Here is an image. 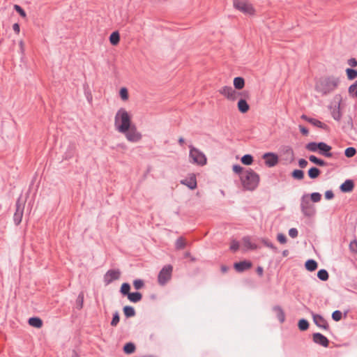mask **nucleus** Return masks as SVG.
I'll use <instances>...</instances> for the list:
<instances>
[{
	"label": "nucleus",
	"mask_w": 357,
	"mask_h": 357,
	"mask_svg": "<svg viewBox=\"0 0 357 357\" xmlns=\"http://www.w3.org/2000/svg\"><path fill=\"white\" fill-rule=\"evenodd\" d=\"M298 231L297 229H296V228H291L289 230V235L292 238H296L298 236Z\"/></svg>",
	"instance_id": "nucleus-52"
},
{
	"label": "nucleus",
	"mask_w": 357,
	"mask_h": 357,
	"mask_svg": "<svg viewBox=\"0 0 357 357\" xmlns=\"http://www.w3.org/2000/svg\"><path fill=\"white\" fill-rule=\"evenodd\" d=\"M73 153H74V147H73V146H70V147H69V153H68V152H66V153H65V155H66L65 158H66V159H67V158H71V157L73 156Z\"/></svg>",
	"instance_id": "nucleus-56"
},
{
	"label": "nucleus",
	"mask_w": 357,
	"mask_h": 357,
	"mask_svg": "<svg viewBox=\"0 0 357 357\" xmlns=\"http://www.w3.org/2000/svg\"><path fill=\"white\" fill-rule=\"evenodd\" d=\"M237 107H238V109L241 113H246L249 110V108H250V106L248 104V102H246L245 98H241L238 100Z\"/></svg>",
	"instance_id": "nucleus-21"
},
{
	"label": "nucleus",
	"mask_w": 357,
	"mask_h": 357,
	"mask_svg": "<svg viewBox=\"0 0 357 357\" xmlns=\"http://www.w3.org/2000/svg\"><path fill=\"white\" fill-rule=\"evenodd\" d=\"M299 130H300L301 132L304 135H307L309 133L308 130L302 126H299Z\"/></svg>",
	"instance_id": "nucleus-59"
},
{
	"label": "nucleus",
	"mask_w": 357,
	"mask_h": 357,
	"mask_svg": "<svg viewBox=\"0 0 357 357\" xmlns=\"http://www.w3.org/2000/svg\"><path fill=\"white\" fill-rule=\"evenodd\" d=\"M261 241L264 243V245H266V247L270 248L275 251L277 250V248L274 246V245L268 239L264 238L261 240Z\"/></svg>",
	"instance_id": "nucleus-49"
},
{
	"label": "nucleus",
	"mask_w": 357,
	"mask_h": 357,
	"mask_svg": "<svg viewBox=\"0 0 357 357\" xmlns=\"http://www.w3.org/2000/svg\"><path fill=\"white\" fill-rule=\"evenodd\" d=\"M189 157L191 162L199 165H204L206 163L205 155L199 149L192 146H190Z\"/></svg>",
	"instance_id": "nucleus-7"
},
{
	"label": "nucleus",
	"mask_w": 357,
	"mask_h": 357,
	"mask_svg": "<svg viewBox=\"0 0 357 357\" xmlns=\"http://www.w3.org/2000/svg\"><path fill=\"white\" fill-rule=\"evenodd\" d=\"M349 94L352 97L357 98V87H356V89H354V91L352 93H349Z\"/></svg>",
	"instance_id": "nucleus-64"
},
{
	"label": "nucleus",
	"mask_w": 357,
	"mask_h": 357,
	"mask_svg": "<svg viewBox=\"0 0 357 357\" xmlns=\"http://www.w3.org/2000/svg\"><path fill=\"white\" fill-rule=\"evenodd\" d=\"M128 298L132 303H137L142 298V295L140 292H132L128 296Z\"/></svg>",
	"instance_id": "nucleus-25"
},
{
	"label": "nucleus",
	"mask_w": 357,
	"mask_h": 357,
	"mask_svg": "<svg viewBox=\"0 0 357 357\" xmlns=\"http://www.w3.org/2000/svg\"><path fill=\"white\" fill-rule=\"evenodd\" d=\"M331 113V116L334 120L339 121L342 118V113L340 112V102H338L337 105L334 106H331L329 107Z\"/></svg>",
	"instance_id": "nucleus-17"
},
{
	"label": "nucleus",
	"mask_w": 357,
	"mask_h": 357,
	"mask_svg": "<svg viewBox=\"0 0 357 357\" xmlns=\"http://www.w3.org/2000/svg\"><path fill=\"white\" fill-rule=\"evenodd\" d=\"M234 89H238V90H241L242 89L244 86H245V80L243 77H236L234 79Z\"/></svg>",
	"instance_id": "nucleus-24"
},
{
	"label": "nucleus",
	"mask_w": 357,
	"mask_h": 357,
	"mask_svg": "<svg viewBox=\"0 0 357 357\" xmlns=\"http://www.w3.org/2000/svg\"><path fill=\"white\" fill-rule=\"evenodd\" d=\"M339 84V79L334 77H328L321 79L316 84V90L321 93L323 96L331 93L337 87Z\"/></svg>",
	"instance_id": "nucleus-3"
},
{
	"label": "nucleus",
	"mask_w": 357,
	"mask_h": 357,
	"mask_svg": "<svg viewBox=\"0 0 357 357\" xmlns=\"http://www.w3.org/2000/svg\"><path fill=\"white\" fill-rule=\"evenodd\" d=\"M310 313L312 317L313 322L317 327L325 331L329 330V325L326 319H325L321 315L315 314L312 311H310Z\"/></svg>",
	"instance_id": "nucleus-10"
},
{
	"label": "nucleus",
	"mask_w": 357,
	"mask_h": 357,
	"mask_svg": "<svg viewBox=\"0 0 357 357\" xmlns=\"http://www.w3.org/2000/svg\"><path fill=\"white\" fill-rule=\"evenodd\" d=\"M229 248L232 252L237 251L239 248V243L236 241H233Z\"/></svg>",
	"instance_id": "nucleus-50"
},
{
	"label": "nucleus",
	"mask_w": 357,
	"mask_h": 357,
	"mask_svg": "<svg viewBox=\"0 0 357 357\" xmlns=\"http://www.w3.org/2000/svg\"><path fill=\"white\" fill-rule=\"evenodd\" d=\"M309 160L310 162L319 165V166H325L326 165V162L320 158H318L317 157H316L315 155H310L309 157Z\"/></svg>",
	"instance_id": "nucleus-33"
},
{
	"label": "nucleus",
	"mask_w": 357,
	"mask_h": 357,
	"mask_svg": "<svg viewBox=\"0 0 357 357\" xmlns=\"http://www.w3.org/2000/svg\"><path fill=\"white\" fill-rule=\"evenodd\" d=\"M13 29L16 33H19L20 29V25L17 23H15L13 25Z\"/></svg>",
	"instance_id": "nucleus-61"
},
{
	"label": "nucleus",
	"mask_w": 357,
	"mask_h": 357,
	"mask_svg": "<svg viewBox=\"0 0 357 357\" xmlns=\"http://www.w3.org/2000/svg\"><path fill=\"white\" fill-rule=\"evenodd\" d=\"M219 93L229 100H237L239 96L247 98L249 96L248 91L238 92L230 86H225L219 90Z\"/></svg>",
	"instance_id": "nucleus-5"
},
{
	"label": "nucleus",
	"mask_w": 357,
	"mask_h": 357,
	"mask_svg": "<svg viewBox=\"0 0 357 357\" xmlns=\"http://www.w3.org/2000/svg\"><path fill=\"white\" fill-rule=\"evenodd\" d=\"M130 285L127 282H124L122 284V285L121 287L120 292L123 295L128 296V294H130Z\"/></svg>",
	"instance_id": "nucleus-37"
},
{
	"label": "nucleus",
	"mask_w": 357,
	"mask_h": 357,
	"mask_svg": "<svg viewBox=\"0 0 357 357\" xmlns=\"http://www.w3.org/2000/svg\"><path fill=\"white\" fill-rule=\"evenodd\" d=\"M131 126V117L128 112L124 108L119 109L114 117L116 130L120 133L125 132Z\"/></svg>",
	"instance_id": "nucleus-1"
},
{
	"label": "nucleus",
	"mask_w": 357,
	"mask_h": 357,
	"mask_svg": "<svg viewBox=\"0 0 357 357\" xmlns=\"http://www.w3.org/2000/svg\"><path fill=\"white\" fill-rule=\"evenodd\" d=\"M173 266L170 264L165 265L160 271L158 275V282L160 285H165L172 278Z\"/></svg>",
	"instance_id": "nucleus-6"
},
{
	"label": "nucleus",
	"mask_w": 357,
	"mask_h": 357,
	"mask_svg": "<svg viewBox=\"0 0 357 357\" xmlns=\"http://www.w3.org/2000/svg\"><path fill=\"white\" fill-rule=\"evenodd\" d=\"M310 199L312 202H319L321 199V195L319 192H312L310 195Z\"/></svg>",
	"instance_id": "nucleus-44"
},
{
	"label": "nucleus",
	"mask_w": 357,
	"mask_h": 357,
	"mask_svg": "<svg viewBox=\"0 0 357 357\" xmlns=\"http://www.w3.org/2000/svg\"><path fill=\"white\" fill-rule=\"evenodd\" d=\"M120 36L118 31H114L109 36V41L112 45H116L119 43Z\"/></svg>",
	"instance_id": "nucleus-29"
},
{
	"label": "nucleus",
	"mask_w": 357,
	"mask_h": 357,
	"mask_svg": "<svg viewBox=\"0 0 357 357\" xmlns=\"http://www.w3.org/2000/svg\"><path fill=\"white\" fill-rule=\"evenodd\" d=\"M349 248L351 252L357 253V241H353L349 244Z\"/></svg>",
	"instance_id": "nucleus-53"
},
{
	"label": "nucleus",
	"mask_w": 357,
	"mask_h": 357,
	"mask_svg": "<svg viewBox=\"0 0 357 357\" xmlns=\"http://www.w3.org/2000/svg\"><path fill=\"white\" fill-rule=\"evenodd\" d=\"M252 264L250 261L244 260L242 261L236 262L234 264V267L238 273H242L250 268Z\"/></svg>",
	"instance_id": "nucleus-15"
},
{
	"label": "nucleus",
	"mask_w": 357,
	"mask_h": 357,
	"mask_svg": "<svg viewBox=\"0 0 357 357\" xmlns=\"http://www.w3.org/2000/svg\"><path fill=\"white\" fill-rule=\"evenodd\" d=\"M123 310L126 317H132L135 315V310L132 306L126 305L123 307Z\"/></svg>",
	"instance_id": "nucleus-27"
},
{
	"label": "nucleus",
	"mask_w": 357,
	"mask_h": 357,
	"mask_svg": "<svg viewBox=\"0 0 357 357\" xmlns=\"http://www.w3.org/2000/svg\"><path fill=\"white\" fill-rule=\"evenodd\" d=\"M133 285H134V287L136 289H142L144 286V282L141 279H137V280H135L134 282H133Z\"/></svg>",
	"instance_id": "nucleus-45"
},
{
	"label": "nucleus",
	"mask_w": 357,
	"mask_h": 357,
	"mask_svg": "<svg viewBox=\"0 0 357 357\" xmlns=\"http://www.w3.org/2000/svg\"><path fill=\"white\" fill-rule=\"evenodd\" d=\"M301 119L307 121L308 123H310V120L311 119V117H308L307 115L303 114L301 116Z\"/></svg>",
	"instance_id": "nucleus-63"
},
{
	"label": "nucleus",
	"mask_w": 357,
	"mask_h": 357,
	"mask_svg": "<svg viewBox=\"0 0 357 357\" xmlns=\"http://www.w3.org/2000/svg\"><path fill=\"white\" fill-rule=\"evenodd\" d=\"M356 153V149L354 147H348L344 151V155L347 158H352Z\"/></svg>",
	"instance_id": "nucleus-40"
},
{
	"label": "nucleus",
	"mask_w": 357,
	"mask_h": 357,
	"mask_svg": "<svg viewBox=\"0 0 357 357\" xmlns=\"http://www.w3.org/2000/svg\"><path fill=\"white\" fill-rule=\"evenodd\" d=\"M291 176L295 179L302 180L304 177V172L301 169H295L292 172Z\"/></svg>",
	"instance_id": "nucleus-35"
},
{
	"label": "nucleus",
	"mask_w": 357,
	"mask_h": 357,
	"mask_svg": "<svg viewBox=\"0 0 357 357\" xmlns=\"http://www.w3.org/2000/svg\"><path fill=\"white\" fill-rule=\"evenodd\" d=\"M121 272L118 269H109L104 275V282L106 284L112 283L113 281L120 278Z\"/></svg>",
	"instance_id": "nucleus-11"
},
{
	"label": "nucleus",
	"mask_w": 357,
	"mask_h": 357,
	"mask_svg": "<svg viewBox=\"0 0 357 357\" xmlns=\"http://www.w3.org/2000/svg\"><path fill=\"white\" fill-rule=\"evenodd\" d=\"M317 277L321 281H326L328 279V273L325 269H320L317 273Z\"/></svg>",
	"instance_id": "nucleus-34"
},
{
	"label": "nucleus",
	"mask_w": 357,
	"mask_h": 357,
	"mask_svg": "<svg viewBox=\"0 0 357 357\" xmlns=\"http://www.w3.org/2000/svg\"><path fill=\"white\" fill-rule=\"evenodd\" d=\"M283 155L285 164L291 163L294 160V153L291 147L287 146L283 151Z\"/></svg>",
	"instance_id": "nucleus-18"
},
{
	"label": "nucleus",
	"mask_w": 357,
	"mask_h": 357,
	"mask_svg": "<svg viewBox=\"0 0 357 357\" xmlns=\"http://www.w3.org/2000/svg\"><path fill=\"white\" fill-rule=\"evenodd\" d=\"M313 341L316 344L324 347H328L329 341L328 338L320 333H315L313 334Z\"/></svg>",
	"instance_id": "nucleus-14"
},
{
	"label": "nucleus",
	"mask_w": 357,
	"mask_h": 357,
	"mask_svg": "<svg viewBox=\"0 0 357 357\" xmlns=\"http://www.w3.org/2000/svg\"><path fill=\"white\" fill-rule=\"evenodd\" d=\"M121 133L124 134L128 142L132 143L139 142L142 137V134L137 130V127L135 125L131 126L126 132Z\"/></svg>",
	"instance_id": "nucleus-9"
},
{
	"label": "nucleus",
	"mask_w": 357,
	"mask_h": 357,
	"mask_svg": "<svg viewBox=\"0 0 357 357\" xmlns=\"http://www.w3.org/2000/svg\"><path fill=\"white\" fill-rule=\"evenodd\" d=\"M175 246L177 250H181L185 248V243L182 237L176 239Z\"/></svg>",
	"instance_id": "nucleus-42"
},
{
	"label": "nucleus",
	"mask_w": 357,
	"mask_h": 357,
	"mask_svg": "<svg viewBox=\"0 0 357 357\" xmlns=\"http://www.w3.org/2000/svg\"><path fill=\"white\" fill-rule=\"evenodd\" d=\"M244 190L253 191L259 183V176L252 169L243 172L240 176Z\"/></svg>",
	"instance_id": "nucleus-2"
},
{
	"label": "nucleus",
	"mask_w": 357,
	"mask_h": 357,
	"mask_svg": "<svg viewBox=\"0 0 357 357\" xmlns=\"http://www.w3.org/2000/svg\"><path fill=\"white\" fill-rule=\"evenodd\" d=\"M15 206L16 210L13 215V220L15 224L16 225H18L22 222L24 212V206L20 203L19 201L16 202Z\"/></svg>",
	"instance_id": "nucleus-13"
},
{
	"label": "nucleus",
	"mask_w": 357,
	"mask_h": 357,
	"mask_svg": "<svg viewBox=\"0 0 357 357\" xmlns=\"http://www.w3.org/2000/svg\"><path fill=\"white\" fill-rule=\"evenodd\" d=\"M243 168L238 165H234L233 166V171L236 174H242L243 172H242Z\"/></svg>",
	"instance_id": "nucleus-54"
},
{
	"label": "nucleus",
	"mask_w": 357,
	"mask_h": 357,
	"mask_svg": "<svg viewBox=\"0 0 357 357\" xmlns=\"http://www.w3.org/2000/svg\"><path fill=\"white\" fill-rule=\"evenodd\" d=\"M14 9L16 10V12H17L21 17H26V14L25 13V11L22 9V8L21 6H20L19 5H14Z\"/></svg>",
	"instance_id": "nucleus-47"
},
{
	"label": "nucleus",
	"mask_w": 357,
	"mask_h": 357,
	"mask_svg": "<svg viewBox=\"0 0 357 357\" xmlns=\"http://www.w3.org/2000/svg\"><path fill=\"white\" fill-rule=\"evenodd\" d=\"M181 183L188 186L190 190H194L197 188V180L195 175L181 180Z\"/></svg>",
	"instance_id": "nucleus-19"
},
{
	"label": "nucleus",
	"mask_w": 357,
	"mask_h": 357,
	"mask_svg": "<svg viewBox=\"0 0 357 357\" xmlns=\"http://www.w3.org/2000/svg\"><path fill=\"white\" fill-rule=\"evenodd\" d=\"M346 73L349 79L351 80L357 77V70L352 68H347Z\"/></svg>",
	"instance_id": "nucleus-39"
},
{
	"label": "nucleus",
	"mask_w": 357,
	"mask_h": 357,
	"mask_svg": "<svg viewBox=\"0 0 357 357\" xmlns=\"http://www.w3.org/2000/svg\"><path fill=\"white\" fill-rule=\"evenodd\" d=\"M331 149L332 147L326 143L319 142V152L321 155L327 158H331L333 156V153L331 152Z\"/></svg>",
	"instance_id": "nucleus-16"
},
{
	"label": "nucleus",
	"mask_w": 357,
	"mask_h": 357,
	"mask_svg": "<svg viewBox=\"0 0 357 357\" xmlns=\"http://www.w3.org/2000/svg\"><path fill=\"white\" fill-rule=\"evenodd\" d=\"M301 210L305 217H312L316 213L314 205L311 203L307 195H303L301 198Z\"/></svg>",
	"instance_id": "nucleus-4"
},
{
	"label": "nucleus",
	"mask_w": 357,
	"mask_h": 357,
	"mask_svg": "<svg viewBox=\"0 0 357 357\" xmlns=\"http://www.w3.org/2000/svg\"><path fill=\"white\" fill-rule=\"evenodd\" d=\"M263 158L265 160L266 165L268 167H274L278 162V157L274 153H266L264 154Z\"/></svg>",
	"instance_id": "nucleus-12"
},
{
	"label": "nucleus",
	"mask_w": 357,
	"mask_h": 357,
	"mask_svg": "<svg viewBox=\"0 0 357 357\" xmlns=\"http://www.w3.org/2000/svg\"><path fill=\"white\" fill-rule=\"evenodd\" d=\"M325 197L326 199H331L334 197V194L332 190H327L325 192Z\"/></svg>",
	"instance_id": "nucleus-57"
},
{
	"label": "nucleus",
	"mask_w": 357,
	"mask_h": 357,
	"mask_svg": "<svg viewBox=\"0 0 357 357\" xmlns=\"http://www.w3.org/2000/svg\"><path fill=\"white\" fill-rule=\"evenodd\" d=\"M277 239L282 244H284V243H285L287 242V237H286V236L284 234H282V233H280V234H278Z\"/></svg>",
	"instance_id": "nucleus-51"
},
{
	"label": "nucleus",
	"mask_w": 357,
	"mask_h": 357,
	"mask_svg": "<svg viewBox=\"0 0 357 357\" xmlns=\"http://www.w3.org/2000/svg\"><path fill=\"white\" fill-rule=\"evenodd\" d=\"M28 323L30 326L37 328H40L43 326V321L40 318L37 317H33L29 319Z\"/></svg>",
	"instance_id": "nucleus-22"
},
{
	"label": "nucleus",
	"mask_w": 357,
	"mask_h": 357,
	"mask_svg": "<svg viewBox=\"0 0 357 357\" xmlns=\"http://www.w3.org/2000/svg\"><path fill=\"white\" fill-rule=\"evenodd\" d=\"M273 310L276 312L277 317L280 323H283L285 320V314L280 306L273 307Z\"/></svg>",
	"instance_id": "nucleus-23"
},
{
	"label": "nucleus",
	"mask_w": 357,
	"mask_h": 357,
	"mask_svg": "<svg viewBox=\"0 0 357 357\" xmlns=\"http://www.w3.org/2000/svg\"><path fill=\"white\" fill-rule=\"evenodd\" d=\"M310 123H311L312 125H313L315 127L322 128L324 130H326L328 128L326 124H325V123H322L321 121H320L319 120L314 119V118H311V119L310 120Z\"/></svg>",
	"instance_id": "nucleus-30"
},
{
	"label": "nucleus",
	"mask_w": 357,
	"mask_h": 357,
	"mask_svg": "<svg viewBox=\"0 0 357 357\" xmlns=\"http://www.w3.org/2000/svg\"><path fill=\"white\" fill-rule=\"evenodd\" d=\"M307 161L305 159L301 158L298 160V165L301 168H305L307 165Z\"/></svg>",
	"instance_id": "nucleus-55"
},
{
	"label": "nucleus",
	"mask_w": 357,
	"mask_h": 357,
	"mask_svg": "<svg viewBox=\"0 0 357 357\" xmlns=\"http://www.w3.org/2000/svg\"><path fill=\"white\" fill-rule=\"evenodd\" d=\"M241 162L246 165H250L253 162V157L250 154H245L241 158Z\"/></svg>",
	"instance_id": "nucleus-36"
},
{
	"label": "nucleus",
	"mask_w": 357,
	"mask_h": 357,
	"mask_svg": "<svg viewBox=\"0 0 357 357\" xmlns=\"http://www.w3.org/2000/svg\"><path fill=\"white\" fill-rule=\"evenodd\" d=\"M320 173V170L315 167H311L307 172L309 177L312 179L317 178Z\"/></svg>",
	"instance_id": "nucleus-28"
},
{
	"label": "nucleus",
	"mask_w": 357,
	"mask_h": 357,
	"mask_svg": "<svg viewBox=\"0 0 357 357\" xmlns=\"http://www.w3.org/2000/svg\"><path fill=\"white\" fill-rule=\"evenodd\" d=\"M243 241L245 246L247 247L248 248L254 250L257 248L256 245L251 242L249 237H244Z\"/></svg>",
	"instance_id": "nucleus-41"
},
{
	"label": "nucleus",
	"mask_w": 357,
	"mask_h": 357,
	"mask_svg": "<svg viewBox=\"0 0 357 357\" xmlns=\"http://www.w3.org/2000/svg\"><path fill=\"white\" fill-rule=\"evenodd\" d=\"M306 269L309 271H314L317 268V263L314 259H308L305 264Z\"/></svg>",
	"instance_id": "nucleus-26"
},
{
	"label": "nucleus",
	"mask_w": 357,
	"mask_h": 357,
	"mask_svg": "<svg viewBox=\"0 0 357 357\" xmlns=\"http://www.w3.org/2000/svg\"><path fill=\"white\" fill-rule=\"evenodd\" d=\"M348 64L351 67L357 66V60L355 58H351L348 60Z\"/></svg>",
	"instance_id": "nucleus-58"
},
{
	"label": "nucleus",
	"mask_w": 357,
	"mask_h": 357,
	"mask_svg": "<svg viewBox=\"0 0 357 357\" xmlns=\"http://www.w3.org/2000/svg\"><path fill=\"white\" fill-rule=\"evenodd\" d=\"M233 4L235 8L245 14H254L255 10L252 4L245 0H234Z\"/></svg>",
	"instance_id": "nucleus-8"
},
{
	"label": "nucleus",
	"mask_w": 357,
	"mask_h": 357,
	"mask_svg": "<svg viewBox=\"0 0 357 357\" xmlns=\"http://www.w3.org/2000/svg\"><path fill=\"white\" fill-rule=\"evenodd\" d=\"M354 184L352 180L347 179L340 186V189L343 192H349L353 190Z\"/></svg>",
	"instance_id": "nucleus-20"
},
{
	"label": "nucleus",
	"mask_w": 357,
	"mask_h": 357,
	"mask_svg": "<svg viewBox=\"0 0 357 357\" xmlns=\"http://www.w3.org/2000/svg\"><path fill=\"white\" fill-rule=\"evenodd\" d=\"M319 142H309L308 144H306V149H307L308 151H312V152H316L319 150Z\"/></svg>",
	"instance_id": "nucleus-32"
},
{
	"label": "nucleus",
	"mask_w": 357,
	"mask_h": 357,
	"mask_svg": "<svg viewBox=\"0 0 357 357\" xmlns=\"http://www.w3.org/2000/svg\"><path fill=\"white\" fill-rule=\"evenodd\" d=\"M257 273L259 275V276H262L263 275V273H264V269L261 266H258L257 268Z\"/></svg>",
	"instance_id": "nucleus-62"
},
{
	"label": "nucleus",
	"mask_w": 357,
	"mask_h": 357,
	"mask_svg": "<svg viewBox=\"0 0 357 357\" xmlns=\"http://www.w3.org/2000/svg\"><path fill=\"white\" fill-rule=\"evenodd\" d=\"M120 320L119 314L116 311L113 314V317L110 323L112 326H116Z\"/></svg>",
	"instance_id": "nucleus-43"
},
{
	"label": "nucleus",
	"mask_w": 357,
	"mask_h": 357,
	"mask_svg": "<svg viewBox=\"0 0 357 357\" xmlns=\"http://www.w3.org/2000/svg\"><path fill=\"white\" fill-rule=\"evenodd\" d=\"M357 88V80L349 87V93H352Z\"/></svg>",
	"instance_id": "nucleus-60"
},
{
	"label": "nucleus",
	"mask_w": 357,
	"mask_h": 357,
	"mask_svg": "<svg viewBox=\"0 0 357 357\" xmlns=\"http://www.w3.org/2000/svg\"><path fill=\"white\" fill-rule=\"evenodd\" d=\"M298 328L301 331H306L309 327L308 321L305 319H301L298 321Z\"/></svg>",
	"instance_id": "nucleus-38"
},
{
	"label": "nucleus",
	"mask_w": 357,
	"mask_h": 357,
	"mask_svg": "<svg viewBox=\"0 0 357 357\" xmlns=\"http://www.w3.org/2000/svg\"><path fill=\"white\" fill-rule=\"evenodd\" d=\"M120 96L123 100H126L128 98V93L126 88H121L120 90Z\"/></svg>",
	"instance_id": "nucleus-48"
},
{
	"label": "nucleus",
	"mask_w": 357,
	"mask_h": 357,
	"mask_svg": "<svg viewBox=\"0 0 357 357\" xmlns=\"http://www.w3.org/2000/svg\"><path fill=\"white\" fill-rule=\"evenodd\" d=\"M135 351V345L132 342L126 343L123 347V351L127 354H132Z\"/></svg>",
	"instance_id": "nucleus-31"
},
{
	"label": "nucleus",
	"mask_w": 357,
	"mask_h": 357,
	"mask_svg": "<svg viewBox=\"0 0 357 357\" xmlns=\"http://www.w3.org/2000/svg\"><path fill=\"white\" fill-rule=\"evenodd\" d=\"M342 312L340 311V310H335L333 313H332V319L335 321H340L341 319H342Z\"/></svg>",
	"instance_id": "nucleus-46"
}]
</instances>
